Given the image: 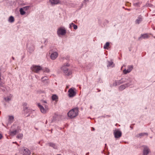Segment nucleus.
I'll return each mask as SVG.
<instances>
[{
  "mask_svg": "<svg viewBox=\"0 0 155 155\" xmlns=\"http://www.w3.org/2000/svg\"><path fill=\"white\" fill-rule=\"evenodd\" d=\"M143 147L144 148L143 150V155H147L149 152V148L146 146H143Z\"/></svg>",
  "mask_w": 155,
  "mask_h": 155,
  "instance_id": "9",
  "label": "nucleus"
},
{
  "mask_svg": "<svg viewBox=\"0 0 155 155\" xmlns=\"http://www.w3.org/2000/svg\"><path fill=\"white\" fill-rule=\"evenodd\" d=\"M72 27H73L74 29L75 30L77 29L78 28V27L77 25H75L72 23L70 24V27L71 28Z\"/></svg>",
  "mask_w": 155,
  "mask_h": 155,
  "instance_id": "17",
  "label": "nucleus"
},
{
  "mask_svg": "<svg viewBox=\"0 0 155 155\" xmlns=\"http://www.w3.org/2000/svg\"><path fill=\"white\" fill-rule=\"evenodd\" d=\"M5 99L6 101H8L9 100V98L8 97L5 98Z\"/></svg>",
  "mask_w": 155,
  "mask_h": 155,
  "instance_id": "30",
  "label": "nucleus"
},
{
  "mask_svg": "<svg viewBox=\"0 0 155 155\" xmlns=\"http://www.w3.org/2000/svg\"><path fill=\"white\" fill-rule=\"evenodd\" d=\"M142 17H138V18L136 20L135 22L136 24H139L142 21Z\"/></svg>",
  "mask_w": 155,
  "mask_h": 155,
  "instance_id": "19",
  "label": "nucleus"
},
{
  "mask_svg": "<svg viewBox=\"0 0 155 155\" xmlns=\"http://www.w3.org/2000/svg\"><path fill=\"white\" fill-rule=\"evenodd\" d=\"M17 138L19 139H22L23 137V134H18L17 137Z\"/></svg>",
  "mask_w": 155,
  "mask_h": 155,
  "instance_id": "22",
  "label": "nucleus"
},
{
  "mask_svg": "<svg viewBox=\"0 0 155 155\" xmlns=\"http://www.w3.org/2000/svg\"><path fill=\"white\" fill-rule=\"evenodd\" d=\"M8 20H9V21H10V17H9V18H8Z\"/></svg>",
  "mask_w": 155,
  "mask_h": 155,
  "instance_id": "33",
  "label": "nucleus"
},
{
  "mask_svg": "<svg viewBox=\"0 0 155 155\" xmlns=\"http://www.w3.org/2000/svg\"><path fill=\"white\" fill-rule=\"evenodd\" d=\"M58 56V54L57 52H54L51 55V58L52 60L55 59Z\"/></svg>",
  "mask_w": 155,
  "mask_h": 155,
  "instance_id": "11",
  "label": "nucleus"
},
{
  "mask_svg": "<svg viewBox=\"0 0 155 155\" xmlns=\"http://www.w3.org/2000/svg\"><path fill=\"white\" fill-rule=\"evenodd\" d=\"M113 63V62H112L111 63V64H110V65H112V64Z\"/></svg>",
  "mask_w": 155,
  "mask_h": 155,
  "instance_id": "32",
  "label": "nucleus"
},
{
  "mask_svg": "<svg viewBox=\"0 0 155 155\" xmlns=\"http://www.w3.org/2000/svg\"><path fill=\"white\" fill-rule=\"evenodd\" d=\"M69 64L68 63H67L66 64H64L62 67L61 68L63 70L64 72L65 73H66L68 71V69L67 68L65 67V66H69Z\"/></svg>",
  "mask_w": 155,
  "mask_h": 155,
  "instance_id": "10",
  "label": "nucleus"
},
{
  "mask_svg": "<svg viewBox=\"0 0 155 155\" xmlns=\"http://www.w3.org/2000/svg\"><path fill=\"white\" fill-rule=\"evenodd\" d=\"M52 99L53 101H55L56 102H57L58 101V97L56 95L54 94L52 96Z\"/></svg>",
  "mask_w": 155,
  "mask_h": 155,
  "instance_id": "15",
  "label": "nucleus"
},
{
  "mask_svg": "<svg viewBox=\"0 0 155 155\" xmlns=\"http://www.w3.org/2000/svg\"><path fill=\"white\" fill-rule=\"evenodd\" d=\"M148 134L147 133H140L137 135V137H139L140 138H141L142 137L144 136H148Z\"/></svg>",
  "mask_w": 155,
  "mask_h": 155,
  "instance_id": "12",
  "label": "nucleus"
},
{
  "mask_svg": "<svg viewBox=\"0 0 155 155\" xmlns=\"http://www.w3.org/2000/svg\"><path fill=\"white\" fill-rule=\"evenodd\" d=\"M14 21V18L12 16H10V22H13Z\"/></svg>",
  "mask_w": 155,
  "mask_h": 155,
  "instance_id": "26",
  "label": "nucleus"
},
{
  "mask_svg": "<svg viewBox=\"0 0 155 155\" xmlns=\"http://www.w3.org/2000/svg\"><path fill=\"white\" fill-rule=\"evenodd\" d=\"M72 74V72L71 71H69L68 73L66 74L67 76H69V75Z\"/></svg>",
  "mask_w": 155,
  "mask_h": 155,
  "instance_id": "29",
  "label": "nucleus"
},
{
  "mask_svg": "<svg viewBox=\"0 0 155 155\" xmlns=\"http://www.w3.org/2000/svg\"><path fill=\"white\" fill-rule=\"evenodd\" d=\"M142 36L143 38H147L148 37V35L147 34H144L142 35Z\"/></svg>",
  "mask_w": 155,
  "mask_h": 155,
  "instance_id": "25",
  "label": "nucleus"
},
{
  "mask_svg": "<svg viewBox=\"0 0 155 155\" xmlns=\"http://www.w3.org/2000/svg\"><path fill=\"white\" fill-rule=\"evenodd\" d=\"M127 87V85L126 84H124L121 85L119 87V90L120 91L123 90L125 88Z\"/></svg>",
  "mask_w": 155,
  "mask_h": 155,
  "instance_id": "14",
  "label": "nucleus"
},
{
  "mask_svg": "<svg viewBox=\"0 0 155 155\" xmlns=\"http://www.w3.org/2000/svg\"><path fill=\"white\" fill-rule=\"evenodd\" d=\"M93 130H94V128H93Z\"/></svg>",
  "mask_w": 155,
  "mask_h": 155,
  "instance_id": "34",
  "label": "nucleus"
},
{
  "mask_svg": "<svg viewBox=\"0 0 155 155\" xmlns=\"http://www.w3.org/2000/svg\"><path fill=\"white\" fill-rule=\"evenodd\" d=\"M43 105L45 107V108H44L40 104V103H38L37 104V105L40 108L41 112L45 114L46 113L48 109V107L46 104H43Z\"/></svg>",
  "mask_w": 155,
  "mask_h": 155,
  "instance_id": "2",
  "label": "nucleus"
},
{
  "mask_svg": "<svg viewBox=\"0 0 155 155\" xmlns=\"http://www.w3.org/2000/svg\"><path fill=\"white\" fill-rule=\"evenodd\" d=\"M43 71L44 72H49L50 71V70L48 68H45L43 70Z\"/></svg>",
  "mask_w": 155,
  "mask_h": 155,
  "instance_id": "24",
  "label": "nucleus"
},
{
  "mask_svg": "<svg viewBox=\"0 0 155 155\" xmlns=\"http://www.w3.org/2000/svg\"><path fill=\"white\" fill-rule=\"evenodd\" d=\"M20 130L21 129L19 128V127H18L17 129L10 132V135H14L17 133H19Z\"/></svg>",
  "mask_w": 155,
  "mask_h": 155,
  "instance_id": "7",
  "label": "nucleus"
},
{
  "mask_svg": "<svg viewBox=\"0 0 155 155\" xmlns=\"http://www.w3.org/2000/svg\"><path fill=\"white\" fill-rule=\"evenodd\" d=\"M31 69L33 71L37 73L40 71L42 70V68L41 66L33 65L31 67Z\"/></svg>",
  "mask_w": 155,
  "mask_h": 155,
  "instance_id": "3",
  "label": "nucleus"
},
{
  "mask_svg": "<svg viewBox=\"0 0 155 155\" xmlns=\"http://www.w3.org/2000/svg\"><path fill=\"white\" fill-rule=\"evenodd\" d=\"M2 135L1 134H0V139L2 138Z\"/></svg>",
  "mask_w": 155,
  "mask_h": 155,
  "instance_id": "31",
  "label": "nucleus"
},
{
  "mask_svg": "<svg viewBox=\"0 0 155 155\" xmlns=\"http://www.w3.org/2000/svg\"><path fill=\"white\" fill-rule=\"evenodd\" d=\"M14 117L13 116H10V122L13 121Z\"/></svg>",
  "mask_w": 155,
  "mask_h": 155,
  "instance_id": "27",
  "label": "nucleus"
},
{
  "mask_svg": "<svg viewBox=\"0 0 155 155\" xmlns=\"http://www.w3.org/2000/svg\"><path fill=\"white\" fill-rule=\"evenodd\" d=\"M114 134L115 138H118L120 137L122 135V133L119 129H115L114 131Z\"/></svg>",
  "mask_w": 155,
  "mask_h": 155,
  "instance_id": "5",
  "label": "nucleus"
},
{
  "mask_svg": "<svg viewBox=\"0 0 155 155\" xmlns=\"http://www.w3.org/2000/svg\"><path fill=\"white\" fill-rule=\"evenodd\" d=\"M19 11L20 13V14L21 15H24L25 14V12L24 9L22 8H20Z\"/></svg>",
  "mask_w": 155,
  "mask_h": 155,
  "instance_id": "20",
  "label": "nucleus"
},
{
  "mask_svg": "<svg viewBox=\"0 0 155 155\" xmlns=\"http://www.w3.org/2000/svg\"><path fill=\"white\" fill-rule=\"evenodd\" d=\"M66 33V30L64 27H60L58 30L57 34L59 36L64 35Z\"/></svg>",
  "mask_w": 155,
  "mask_h": 155,
  "instance_id": "4",
  "label": "nucleus"
},
{
  "mask_svg": "<svg viewBox=\"0 0 155 155\" xmlns=\"http://www.w3.org/2000/svg\"><path fill=\"white\" fill-rule=\"evenodd\" d=\"M51 4H57L59 3V0H49Z\"/></svg>",
  "mask_w": 155,
  "mask_h": 155,
  "instance_id": "16",
  "label": "nucleus"
},
{
  "mask_svg": "<svg viewBox=\"0 0 155 155\" xmlns=\"http://www.w3.org/2000/svg\"><path fill=\"white\" fill-rule=\"evenodd\" d=\"M74 90V89L71 88L68 90V93L69 97H73L76 95V92Z\"/></svg>",
  "mask_w": 155,
  "mask_h": 155,
  "instance_id": "6",
  "label": "nucleus"
},
{
  "mask_svg": "<svg viewBox=\"0 0 155 155\" xmlns=\"http://www.w3.org/2000/svg\"><path fill=\"white\" fill-rule=\"evenodd\" d=\"M133 68V67L132 66H129L128 68V69L127 70L125 69L123 70V73L125 74H126L127 73L130 72Z\"/></svg>",
  "mask_w": 155,
  "mask_h": 155,
  "instance_id": "8",
  "label": "nucleus"
},
{
  "mask_svg": "<svg viewBox=\"0 0 155 155\" xmlns=\"http://www.w3.org/2000/svg\"><path fill=\"white\" fill-rule=\"evenodd\" d=\"M41 102L42 103H45V104H47V102L45 101H44V100H41Z\"/></svg>",
  "mask_w": 155,
  "mask_h": 155,
  "instance_id": "28",
  "label": "nucleus"
},
{
  "mask_svg": "<svg viewBox=\"0 0 155 155\" xmlns=\"http://www.w3.org/2000/svg\"><path fill=\"white\" fill-rule=\"evenodd\" d=\"M78 110L77 108L73 109L70 110L67 114L68 116L70 118H74L78 116Z\"/></svg>",
  "mask_w": 155,
  "mask_h": 155,
  "instance_id": "1",
  "label": "nucleus"
},
{
  "mask_svg": "<svg viewBox=\"0 0 155 155\" xmlns=\"http://www.w3.org/2000/svg\"><path fill=\"white\" fill-rule=\"evenodd\" d=\"M23 155H30L31 152L29 150L25 149L23 152Z\"/></svg>",
  "mask_w": 155,
  "mask_h": 155,
  "instance_id": "13",
  "label": "nucleus"
},
{
  "mask_svg": "<svg viewBox=\"0 0 155 155\" xmlns=\"http://www.w3.org/2000/svg\"><path fill=\"white\" fill-rule=\"evenodd\" d=\"M110 43L108 42H107L106 43L105 45L104 46V48L105 49H108L109 48Z\"/></svg>",
  "mask_w": 155,
  "mask_h": 155,
  "instance_id": "18",
  "label": "nucleus"
},
{
  "mask_svg": "<svg viewBox=\"0 0 155 155\" xmlns=\"http://www.w3.org/2000/svg\"><path fill=\"white\" fill-rule=\"evenodd\" d=\"M30 7L29 6H25L22 8L25 11L28 10L29 8Z\"/></svg>",
  "mask_w": 155,
  "mask_h": 155,
  "instance_id": "23",
  "label": "nucleus"
},
{
  "mask_svg": "<svg viewBox=\"0 0 155 155\" xmlns=\"http://www.w3.org/2000/svg\"><path fill=\"white\" fill-rule=\"evenodd\" d=\"M27 103H25L23 104V108L24 110H27L28 109V107H27Z\"/></svg>",
  "mask_w": 155,
  "mask_h": 155,
  "instance_id": "21",
  "label": "nucleus"
}]
</instances>
